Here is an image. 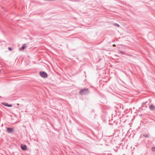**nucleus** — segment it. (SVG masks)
<instances>
[{
    "label": "nucleus",
    "mask_w": 155,
    "mask_h": 155,
    "mask_svg": "<svg viewBox=\"0 0 155 155\" xmlns=\"http://www.w3.org/2000/svg\"><path fill=\"white\" fill-rule=\"evenodd\" d=\"M89 91L87 89H84L81 90L79 92V94H85L88 93Z\"/></svg>",
    "instance_id": "obj_1"
},
{
    "label": "nucleus",
    "mask_w": 155,
    "mask_h": 155,
    "mask_svg": "<svg viewBox=\"0 0 155 155\" xmlns=\"http://www.w3.org/2000/svg\"><path fill=\"white\" fill-rule=\"evenodd\" d=\"M40 74L43 78H46L48 77V75L47 73L43 71L40 72Z\"/></svg>",
    "instance_id": "obj_2"
},
{
    "label": "nucleus",
    "mask_w": 155,
    "mask_h": 155,
    "mask_svg": "<svg viewBox=\"0 0 155 155\" xmlns=\"http://www.w3.org/2000/svg\"><path fill=\"white\" fill-rule=\"evenodd\" d=\"M21 148L23 150H25L27 149V147L25 145L21 144Z\"/></svg>",
    "instance_id": "obj_3"
},
{
    "label": "nucleus",
    "mask_w": 155,
    "mask_h": 155,
    "mask_svg": "<svg viewBox=\"0 0 155 155\" xmlns=\"http://www.w3.org/2000/svg\"><path fill=\"white\" fill-rule=\"evenodd\" d=\"M7 130L9 133H12L13 132L14 129L12 128H8L7 129Z\"/></svg>",
    "instance_id": "obj_4"
},
{
    "label": "nucleus",
    "mask_w": 155,
    "mask_h": 155,
    "mask_svg": "<svg viewBox=\"0 0 155 155\" xmlns=\"http://www.w3.org/2000/svg\"><path fill=\"white\" fill-rule=\"evenodd\" d=\"M150 109L151 110H155V106L153 105H151L149 107Z\"/></svg>",
    "instance_id": "obj_5"
},
{
    "label": "nucleus",
    "mask_w": 155,
    "mask_h": 155,
    "mask_svg": "<svg viewBox=\"0 0 155 155\" xmlns=\"http://www.w3.org/2000/svg\"><path fill=\"white\" fill-rule=\"evenodd\" d=\"M25 45H23V46L19 49V50L20 51L22 50L25 48Z\"/></svg>",
    "instance_id": "obj_6"
},
{
    "label": "nucleus",
    "mask_w": 155,
    "mask_h": 155,
    "mask_svg": "<svg viewBox=\"0 0 155 155\" xmlns=\"http://www.w3.org/2000/svg\"><path fill=\"white\" fill-rule=\"evenodd\" d=\"M6 106L8 107H12V105L11 104H8V103H7Z\"/></svg>",
    "instance_id": "obj_7"
},
{
    "label": "nucleus",
    "mask_w": 155,
    "mask_h": 155,
    "mask_svg": "<svg viewBox=\"0 0 155 155\" xmlns=\"http://www.w3.org/2000/svg\"><path fill=\"white\" fill-rule=\"evenodd\" d=\"M114 25L115 26H117V27H120L119 25L118 24H114Z\"/></svg>",
    "instance_id": "obj_8"
},
{
    "label": "nucleus",
    "mask_w": 155,
    "mask_h": 155,
    "mask_svg": "<svg viewBox=\"0 0 155 155\" xmlns=\"http://www.w3.org/2000/svg\"><path fill=\"white\" fill-rule=\"evenodd\" d=\"M6 104L7 103H2V104L6 106Z\"/></svg>",
    "instance_id": "obj_9"
},
{
    "label": "nucleus",
    "mask_w": 155,
    "mask_h": 155,
    "mask_svg": "<svg viewBox=\"0 0 155 155\" xmlns=\"http://www.w3.org/2000/svg\"><path fill=\"white\" fill-rule=\"evenodd\" d=\"M152 150L153 151H154L155 150V148L154 147H153L152 149Z\"/></svg>",
    "instance_id": "obj_10"
},
{
    "label": "nucleus",
    "mask_w": 155,
    "mask_h": 155,
    "mask_svg": "<svg viewBox=\"0 0 155 155\" xmlns=\"http://www.w3.org/2000/svg\"><path fill=\"white\" fill-rule=\"evenodd\" d=\"M8 49L10 51L12 50V49L10 47H8Z\"/></svg>",
    "instance_id": "obj_11"
},
{
    "label": "nucleus",
    "mask_w": 155,
    "mask_h": 155,
    "mask_svg": "<svg viewBox=\"0 0 155 155\" xmlns=\"http://www.w3.org/2000/svg\"><path fill=\"white\" fill-rule=\"evenodd\" d=\"M145 137H148V135L146 134V135H143Z\"/></svg>",
    "instance_id": "obj_12"
},
{
    "label": "nucleus",
    "mask_w": 155,
    "mask_h": 155,
    "mask_svg": "<svg viewBox=\"0 0 155 155\" xmlns=\"http://www.w3.org/2000/svg\"><path fill=\"white\" fill-rule=\"evenodd\" d=\"M113 46L115 47L116 46V45L115 44H113Z\"/></svg>",
    "instance_id": "obj_13"
}]
</instances>
